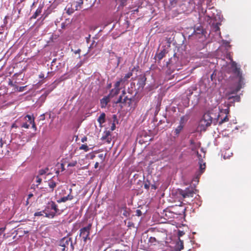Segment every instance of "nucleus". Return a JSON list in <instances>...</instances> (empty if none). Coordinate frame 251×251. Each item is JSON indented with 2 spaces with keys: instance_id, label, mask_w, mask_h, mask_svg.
Here are the masks:
<instances>
[{
  "instance_id": "obj_1",
  "label": "nucleus",
  "mask_w": 251,
  "mask_h": 251,
  "mask_svg": "<svg viewBox=\"0 0 251 251\" xmlns=\"http://www.w3.org/2000/svg\"><path fill=\"white\" fill-rule=\"evenodd\" d=\"M220 117V115L218 114L216 118H213L209 112L204 113L203 115L202 118L201 120L199 123V126L201 130L205 131L206 128L210 126L212 123L215 125L218 123L219 125H221L223 123L227 122L228 121L227 115H226L223 118H221L220 120H219Z\"/></svg>"
},
{
  "instance_id": "obj_2",
  "label": "nucleus",
  "mask_w": 251,
  "mask_h": 251,
  "mask_svg": "<svg viewBox=\"0 0 251 251\" xmlns=\"http://www.w3.org/2000/svg\"><path fill=\"white\" fill-rule=\"evenodd\" d=\"M229 65L230 66V72L235 75L238 79V82L236 89V91L238 92L241 89L242 85L244 84V78L242 76L240 68L237 67V64L235 61L231 60V62H230Z\"/></svg>"
},
{
  "instance_id": "obj_3",
  "label": "nucleus",
  "mask_w": 251,
  "mask_h": 251,
  "mask_svg": "<svg viewBox=\"0 0 251 251\" xmlns=\"http://www.w3.org/2000/svg\"><path fill=\"white\" fill-rule=\"evenodd\" d=\"M43 212L46 214L45 217L49 218H53L56 214L61 213L57 205L52 201L48 202Z\"/></svg>"
},
{
  "instance_id": "obj_4",
  "label": "nucleus",
  "mask_w": 251,
  "mask_h": 251,
  "mask_svg": "<svg viewBox=\"0 0 251 251\" xmlns=\"http://www.w3.org/2000/svg\"><path fill=\"white\" fill-rule=\"evenodd\" d=\"M59 246L62 247V251H73L74 249L72 239L69 237L63 238L59 242Z\"/></svg>"
},
{
  "instance_id": "obj_5",
  "label": "nucleus",
  "mask_w": 251,
  "mask_h": 251,
  "mask_svg": "<svg viewBox=\"0 0 251 251\" xmlns=\"http://www.w3.org/2000/svg\"><path fill=\"white\" fill-rule=\"evenodd\" d=\"M92 224H89L86 226L81 228L79 230V236L82 237L85 243L86 242L88 239L90 240L89 237L90 230L91 228Z\"/></svg>"
},
{
  "instance_id": "obj_6",
  "label": "nucleus",
  "mask_w": 251,
  "mask_h": 251,
  "mask_svg": "<svg viewBox=\"0 0 251 251\" xmlns=\"http://www.w3.org/2000/svg\"><path fill=\"white\" fill-rule=\"evenodd\" d=\"M206 32L204 30L203 27L201 25L195 27L192 35L196 38L202 39V40L205 38Z\"/></svg>"
},
{
  "instance_id": "obj_7",
  "label": "nucleus",
  "mask_w": 251,
  "mask_h": 251,
  "mask_svg": "<svg viewBox=\"0 0 251 251\" xmlns=\"http://www.w3.org/2000/svg\"><path fill=\"white\" fill-rule=\"evenodd\" d=\"M177 193L178 195L181 196L183 198L192 197L194 193V189L193 188H187L184 190L178 189Z\"/></svg>"
},
{
  "instance_id": "obj_8",
  "label": "nucleus",
  "mask_w": 251,
  "mask_h": 251,
  "mask_svg": "<svg viewBox=\"0 0 251 251\" xmlns=\"http://www.w3.org/2000/svg\"><path fill=\"white\" fill-rule=\"evenodd\" d=\"M235 101L229 99V97L228 98V101L225 102V107L226 108L224 109L221 105V108L219 107L221 112L224 113L226 114H228L229 112V107L234 105Z\"/></svg>"
},
{
  "instance_id": "obj_9",
  "label": "nucleus",
  "mask_w": 251,
  "mask_h": 251,
  "mask_svg": "<svg viewBox=\"0 0 251 251\" xmlns=\"http://www.w3.org/2000/svg\"><path fill=\"white\" fill-rule=\"evenodd\" d=\"M176 58L174 56V58H171L169 61L166 62V67L168 70L166 71V74L168 75H171L173 73L175 66L174 65V61H176Z\"/></svg>"
},
{
  "instance_id": "obj_10",
  "label": "nucleus",
  "mask_w": 251,
  "mask_h": 251,
  "mask_svg": "<svg viewBox=\"0 0 251 251\" xmlns=\"http://www.w3.org/2000/svg\"><path fill=\"white\" fill-rule=\"evenodd\" d=\"M168 53L167 50L163 48L160 52H157L154 56L156 62L158 64L160 63L161 60L165 56L166 54Z\"/></svg>"
},
{
  "instance_id": "obj_11",
  "label": "nucleus",
  "mask_w": 251,
  "mask_h": 251,
  "mask_svg": "<svg viewBox=\"0 0 251 251\" xmlns=\"http://www.w3.org/2000/svg\"><path fill=\"white\" fill-rule=\"evenodd\" d=\"M72 189H70V193L66 196L57 197L56 201L58 203L65 202L68 201H71L74 198V196L71 195Z\"/></svg>"
},
{
  "instance_id": "obj_12",
  "label": "nucleus",
  "mask_w": 251,
  "mask_h": 251,
  "mask_svg": "<svg viewBox=\"0 0 251 251\" xmlns=\"http://www.w3.org/2000/svg\"><path fill=\"white\" fill-rule=\"evenodd\" d=\"M215 12H217V10L213 7L208 8V10H205L204 12V15L207 17V21L212 20V17L214 16Z\"/></svg>"
},
{
  "instance_id": "obj_13",
  "label": "nucleus",
  "mask_w": 251,
  "mask_h": 251,
  "mask_svg": "<svg viewBox=\"0 0 251 251\" xmlns=\"http://www.w3.org/2000/svg\"><path fill=\"white\" fill-rule=\"evenodd\" d=\"M55 85L54 84H52L49 86L48 88L44 90V93L41 96V100H45L47 96L55 88Z\"/></svg>"
},
{
  "instance_id": "obj_14",
  "label": "nucleus",
  "mask_w": 251,
  "mask_h": 251,
  "mask_svg": "<svg viewBox=\"0 0 251 251\" xmlns=\"http://www.w3.org/2000/svg\"><path fill=\"white\" fill-rule=\"evenodd\" d=\"M146 77L145 75H141L138 78L137 86H138V89H143L146 84Z\"/></svg>"
},
{
  "instance_id": "obj_15",
  "label": "nucleus",
  "mask_w": 251,
  "mask_h": 251,
  "mask_svg": "<svg viewBox=\"0 0 251 251\" xmlns=\"http://www.w3.org/2000/svg\"><path fill=\"white\" fill-rule=\"evenodd\" d=\"M183 127L182 126L178 125L175 129L173 130L172 131V133L173 135V138L176 139L178 137Z\"/></svg>"
},
{
  "instance_id": "obj_16",
  "label": "nucleus",
  "mask_w": 251,
  "mask_h": 251,
  "mask_svg": "<svg viewBox=\"0 0 251 251\" xmlns=\"http://www.w3.org/2000/svg\"><path fill=\"white\" fill-rule=\"evenodd\" d=\"M24 119L25 121H27L28 123H29V126L32 125V127L36 129V127L34 123V119L32 116L27 115L24 117Z\"/></svg>"
},
{
  "instance_id": "obj_17",
  "label": "nucleus",
  "mask_w": 251,
  "mask_h": 251,
  "mask_svg": "<svg viewBox=\"0 0 251 251\" xmlns=\"http://www.w3.org/2000/svg\"><path fill=\"white\" fill-rule=\"evenodd\" d=\"M222 16L220 13L218 12H215L214 16L212 17V20H213L214 22L215 23H220L221 22Z\"/></svg>"
},
{
  "instance_id": "obj_18",
  "label": "nucleus",
  "mask_w": 251,
  "mask_h": 251,
  "mask_svg": "<svg viewBox=\"0 0 251 251\" xmlns=\"http://www.w3.org/2000/svg\"><path fill=\"white\" fill-rule=\"evenodd\" d=\"M56 60H57L56 58H54L52 61V62L51 63V65H50V69L51 70H53V71H51V72H49L48 73V75H53L54 74V72L57 71L58 69V66L57 65L56 66L55 68L54 67V65H55Z\"/></svg>"
},
{
  "instance_id": "obj_19",
  "label": "nucleus",
  "mask_w": 251,
  "mask_h": 251,
  "mask_svg": "<svg viewBox=\"0 0 251 251\" xmlns=\"http://www.w3.org/2000/svg\"><path fill=\"white\" fill-rule=\"evenodd\" d=\"M110 98L107 96L100 100V106L101 108H105L109 101Z\"/></svg>"
},
{
  "instance_id": "obj_20",
  "label": "nucleus",
  "mask_w": 251,
  "mask_h": 251,
  "mask_svg": "<svg viewBox=\"0 0 251 251\" xmlns=\"http://www.w3.org/2000/svg\"><path fill=\"white\" fill-rule=\"evenodd\" d=\"M121 88H116L114 87L113 89H112L109 95H108L110 98L114 97V96L118 95L119 93V91L120 90Z\"/></svg>"
},
{
  "instance_id": "obj_21",
  "label": "nucleus",
  "mask_w": 251,
  "mask_h": 251,
  "mask_svg": "<svg viewBox=\"0 0 251 251\" xmlns=\"http://www.w3.org/2000/svg\"><path fill=\"white\" fill-rule=\"evenodd\" d=\"M199 164L200 172L198 173V174L197 175L198 176H201L203 173L205 169V163H203V161L202 160H200Z\"/></svg>"
},
{
  "instance_id": "obj_22",
  "label": "nucleus",
  "mask_w": 251,
  "mask_h": 251,
  "mask_svg": "<svg viewBox=\"0 0 251 251\" xmlns=\"http://www.w3.org/2000/svg\"><path fill=\"white\" fill-rule=\"evenodd\" d=\"M134 70L137 71V68L135 67H134L132 69V70L130 72H129L127 74H126L125 76L122 78L124 80V81H125V82H126V81L127 80V79L132 75V72Z\"/></svg>"
},
{
  "instance_id": "obj_23",
  "label": "nucleus",
  "mask_w": 251,
  "mask_h": 251,
  "mask_svg": "<svg viewBox=\"0 0 251 251\" xmlns=\"http://www.w3.org/2000/svg\"><path fill=\"white\" fill-rule=\"evenodd\" d=\"M121 210H123V215L126 218L129 217L130 216V210L129 208H127L126 206L121 207Z\"/></svg>"
},
{
  "instance_id": "obj_24",
  "label": "nucleus",
  "mask_w": 251,
  "mask_h": 251,
  "mask_svg": "<svg viewBox=\"0 0 251 251\" xmlns=\"http://www.w3.org/2000/svg\"><path fill=\"white\" fill-rule=\"evenodd\" d=\"M42 9L43 6L40 5L35 11V12L34 13V14L32 15V18L34 19L36 18L41 13L42 11Z\"/></svg>"
},
{
  "instance_id": "obj_25",
  "label": "nucleus",
  "mask_w": 251,
  "mask_h": 251,
  "mask_svg": "<svg viewBox=\"0 0 251 251\" xmlns=\"http://www.w3.org/2000/svg\"><path fill=\"white\" fill-rule=\"evenodd\" d=\"M110 132L109 131H105L104 133H103V135H102V136L101 137V140H105L106 139H107V141L108 143H110V139H109L108 137V136L110 135Z\"/></svg>"
},
{
  "instance_id": "obj_26",
  "label": "nucleus",
  "mask_w": 251,
  "mask_h": 251,
  "mask_svg": "<svg viewBox=\"0 0 251 251\" xmlns=\"http://www.w3.org/2000/svg\"><path fill=\"white\" fill-rule=\"evenodd\" d=\"M183 249V241L180 239H179V241L176 243V246H175V250H179V251H180L182 249Z\"/></svg>"
},
{
  "instance_id": "obj_27",
  "label": "nucleus",
  "mask_w": 251,
  "mask_h": 251,
  "mask_svg": "<svg viewBox=\"0 0 251 251\" xmlns=\"http://www.w3.org/2000/svg\"><path fill=\"white\" fill-rule=\"evenodd\" d=\"M131 99L128 98L127 96L123 97V105L124 106V105L127 104L128 106H129L131 104Z\"/></svg>"
},
{
  "instance_id": "obj_28",
  "label": "nucleus",
  "mask_w": 251,
  "mask_h": 251,
  "mask_svg": "<svg viewBox=\"0 0 251 251\" xmlns=\"http://www.w3.org/2000/svg\"><path fill=\"white\" fill-rule=\"evenodd\" d=\"M21 121H22V123H21L20 126L22 127H24L25 128H28L29 127V123L27 121H25L23 118Z\"/></svg>"
},
{
  "instance_id": "obj_29",
  "label": "nucleus",
  "mask_w": 251,
  "mask_h": 251,
  "mask_svg": "<svg viewBox=\"0 0 251 251\" xmlns=\"http://www.w3.org/2000/svg\"><path fill=\"white\" fill-rule=\"evenodd\" d=\"M105 114L104 113H101L98 119V122L99 123L100 125H101L105 123Z\"/></svg>"
},
{
  "instance_id": "obj_30",
  "label": "nucleus",
  "mask_w": 251,
  "mask_h": 251,
  "mask_svg": "<svg viewBox=\"0 0 251 251\" xmlns=\"http://www.w3.org/2000/svg\"><path fill=\"white\" fill-rule=\"evenodd\" d=\"M125 82L124 81V80L121 78L119 81H117L115 84H114V87L116 88H120V86H125Z\"/></svg>"
},
{
  "instance_id": "obj_31",
  "label": "nucleus",
  "mask_w": 251,
  "mask_h": 251,
  "mask_svg": "<svg viewBox=\"0 0 251 251\" xmlns=\"http://www.w3.org/2000/svg\"><path fill=\"white\" fill-rule=\"evenodd\" d=\"M48 185L49 187L52 189V191H53V189L56 186V183L51 179L49 180Z\"/></svg>"
},
{
  "instance_id": "obj_32",
  "label": "nucleus",
  "mask_w": 251,
  "mask_h": 251,
  "mask_svg": "<svg viewBox=\"0 0 251 251\" xmlns=\"http://www.w3.org/2000/svg\"><path fill=\"white\" fill-rule=\"evenodd\" d=\"M188 118L186 116H182L181 117L180 121H179V126H182L183 127L184 126V124L185 122L187 121Z\"/></svg>"
},
{
  "instance_id": "obj_33",
  "label": "nucleus",
  "mask_w": 251,
  "mask_h": 251,
  "mask_svg": "<svg viewBox=\"0 0 251 251\" xmlns=\"http://www.w3.org/2000/svg\"><path fill=\"white\" fill-rule=\"evenodd\" d=\"M116 2L119 4V7H124L126 4L127 0H116Z\"/></svg>"
},
{
  "instance_id": "obj_34",
  "label": "nucleus",
  "mask_w": 251,
  "mask_h": 251,
  "mask_svg": "<svg viewBox=\"0 0 251 251\" xmlns=\"http://www.w3.org/2000/svg\"><path fill=\"white\" fill-rule=\"evenodd\" d=\"M212 25L213 26V29L215 32H218L220 30L219 25H220V23L218 24L213 22L212 23Z\"/></svg>"
},
{
  "instance_id": "obj_35",
  "label": "nucleus",
  "mask_w": 251,
  "mask_h": 251,
  "mask_svg": "<svg viewBox=\"0 0 251 251\" xmlns=\"http://www.w3.org/2000/svg\"><path fill=\"white\" fill-rule=\"evenodd\" d=\"M229 99L230 100H233L235 102L237 101L239 102L240 100V97L239 96L236 95L235 96H230Z\"/></svg>"
},
{
  "instance_id": "obj_36",
  "label": "nucleus",
  "mask_w": 251,
  "mask_h": 251,
  "mask_svg": "<svg viewBox=\"0 0 251 251\" xmlns=\"http://www.w3.org/2000/svg\"><path fill=\"white\" fill-rule=\"evenodd\" d=\"M79 150H84L85 151H88L89 150V148L87 145L82 144L79 147Z\"/></svg>"
},
{
  "instance_id": "obj_37",
  "label": "nucleus",
  "mask_w": 251,
  "mask_h": 251,
  "mask_svg": "<svg viewBox=\"0 0 251 251\" xmlns=\"http://www.w3.org/2000/svg\"><path fill=\"white\" fill-rule=\"evenodd\" d=\"M198 95H195L194 97H195V98H194V100L193 101V102L194 103V104H197L198 102H199V99H200V94H199V92L198 93Z\"/></svg>"
},
{
  "instance_id": "obj_38",
  "label": "nucleus",
  "mask_w": 251,
  "mask_h": 251,
  "mask_svg": "<svg viewBox=\"0 0 251 251\" xmlns=\"http://www.w3.org/2000/svg\"><path fill=\"white\" fill-rule=\"evenodd\" d=\"M48 170H49L48 168H46L45 169H41L39 171V175L40 176L45 175L47 173Z\"/></svg>"
},
{
  "instance_id": "obj_39",
  "label": "nucleus",
  "mask_w": 251,
  "mask_h": 251,
  "mask_svg": "<svg viewBox=\"0 0 251 251\" xmlns=\"http://www.w3.org/2000/svg\"><path fill=\"white\" fill-rule=\"evenodd\" d=\"M115 103L116 104L121 103L122 104L121 107H123V96H120L118 100L115 102Z\"/></svg>"
},
{
  "instance_id": "obj_40",
  "label": "nucleus",
  "mask_w": 251,
  "mask_h": 251,
  "mask_svg": "<svg viewBox=\"0 0 251 251\" xmlns=\"http://www.w3.org/2000/svg\"><path fill=\"white\" fill-rule=\"evenodd\" d=\"M232 155V153L230 152V153H227L226 152L223 155V157L225 159L229 158Z\"/></svg>"
},
{
  "instance_id": "obj_41",
  "label": "nucleus",
  "mask_w": 251,
  "mask_h": 251,
  "mask_svg": "<svg viewBox=\"0 0 251 251\" xmlns=\"http://www.w3.org/2000/svg\"><path fill=\"white\" fill-rule=\"evenodd\" d=\"M144 185L145 189H149L150 187V183L149 181H145Z\"/></svg>"
},
{
  "instance_id": "obj_42",
  "label": "nucleus",
  "mask_w": 251,
  "mask_h": 251,
  "mask_svg": "<svg viewBox=\"0 0 251 251\" xmlns=\"http://www.w3.org/2000/svg\"><path fill=\"white\" fill-rule=\"evenodd\" d=\"M6 25H3L0 26V34H2L5 29Z\"/></svg>"
},
{
  "instance_id": "obj_43",
  "label": "nucleus",
  "mask_w": 251,
  "mask_h": 251,
  "mask_svg": "<svg viewBox=\"0 0 251 251\" xmlns=\"http://www.w3.org/2000/svg\"><path fill=\"white\" fill-rule=\"evenodd\" d=\"M43 213H44L43 211L40 212H37L34 213V216H41L43 215Z\"/></svg>"
},
{
  "instance_id": "obj_44",
  "label": "nucleus",
  "mask_w": 251,
  "mask_h": 251,
  "mask_svg": "<svg viewBox=\"0 0 251 251\" xmlns=\"http://www.w3.org/2000/svg\"><path fill=\"white\" fill-rule=\"evenodd\" d=\"M76 164H77L76 161H74V162H71V163H69L68 166L69 167H74L76 165Z\"/></svg>"
},
{
  "instance_id": "obj_45",
  "label": "nucleus",
  "mask_w": 251,
  "mask_h": 251,
  "mask_svg": "<svg viewBox=\"0 0 251 251\" xmlns=\"http://www.w3.org/2000/svg\"><path fill=\"white\" fill-rule=\"evenodd\" d=\"M9 18L8 16H6L3 20V25H6L7 24V19Z\"/></svg>"
},
{
  "instance_id": "obj_46",
  "label": "nucleus",
  "mask_w": 251,
  "mask_h": 251,
  "mask_svg": "<svg viewBox=\"0 0 251 251\" xmlns=\"http://www.w3.org/2000/svg\"><path fill=\"white\" fill-rule=\"evenodd\" d=\"M156 241V240L155 237H151L149 239V242L151 243H154Z\"/></svg>"
},
{
  "instance_id": "obj_47",
  "label": "nucleus",
  "mask_w": 251,
  "mask_h": 251,
  "mask_svg": "<svg viewBox=\"0 0 251 251\" xmlns=\"http://www.w3.org/2000/svg\"><path fill=\"white\" fill-rule=\"evenodd\" d=\"M20 10H18V11L15 9H13V11H12V14L14 15V14H17V13L18 12V14H19L20 12Z\"/></svg>"
},
{
  "instance_id": "obj_48",
  "label": "nucleus",
  "mask_w": 251,
  "mask_h": 251,
  "mask_svg": "<svg viewBox=\"0 0 251 251\" xmlns=\"http://www.w3.org/2000/svg\"><path fill=\"white\" fill-rule=\"evenodd\" d=\"M189 93L187 94V99L189 100L190 99H191V96L193 95V92H190V91H189Z\"/></svg>"
},
{
  "instance_id": "obj_49",
  "label": "nucleus",
  "mask_w": 251,
  "mask_h": 251,
  "mask_svg": "<svg viewBox=\"0 0 251 251\" xmlns=\"http://www.w3.org/2000/svg\"><path fill=\"white\" fill-rule=\"evenodd\" d=\"M42 181V179L39 178L38 176L37 177L36 182L38 183L37 185L39 184Z\"/></svg>"
},
{
  "instance_id": "obj_50",
  "label": "nucleus",
  "mask_w": 251,
  "mask_h": 251,
  "mask_svg": "<svg viewBox=\"0 0 251 251\" xmlns=\"http://www.w3.org/2000/svg\"><path fill=\"white\" fill-rule=\"evenodd\" d=\"M136 213H137V215L138 216H140L142 215L141 211L138 209L136 210Z\"/></svg>"
},
{
  "instance_id": "obj_51",
  "label": "nucleus",
  "mask_w": 251,
  "mask_h": 251,
  "mask_svg": "<svg viewBox=\"0 0 251 251\" xmlns=\"http://www.w3.org/2000/svg\"><path fill=\"white\" fill-rule=\"evenodd\" d=\"M226 58L229 59L230 60V62H231V60H233L232 59V57H231V56L229 54H227L226 55Z\"/></svg>"
},
{
  "instance_id": "obj_52",
  "label": "nucleus",
  "mask_w": 251,
  "mask_h": 251,
  "mask_svg": "<svg viewBox=\"0 0 251 251\" xmlns=\"http://www.w3.org/2000/svg\"><path fill=\"white\" fill-rule=\"evenodd\" d=\"M25 86L20 87H19V89H18V91H19V92H22V91H24V89H25Z\"/></svg>"
},
{
  "instance_id": "obj_53",
  "label": "nucleus",
  "mask_w": 251,
  "mask_h": 251,
  "mask_svg": "<svg viewBox=\"0 0 251 251\" xmlns=\"http://www.w3.org/2000/svg\"><path fill=\"white\" fill-rule=\"evenodd\" d=\"M83 63V61H80L76 65V66L78 68V67H80L82 65V64Z\"/></svg>"
},
{
  "instance_id": "obj_54",
  "label": "nucleus",
  "mask_w": 251,
  "mask_h": 251,
  "mask_svg": "<svg viewBox=\"0 0 251 251\" xmlns=\"http://www.w3.org/2000/svg\"><path fill=\"white\" fill-rule=\"evenodd\" d=\"M81 142H85V141H87V137H85V136H84L83 138H82L81 140Z\"/></svg>"
},
{
  "instance_id": "obj_55",
  "label": "nucleus",
  "mask_w": 251,
  "mask_h": 251,
  "mask_svg": "<svg viewBox=\"0 0 251 251\" xmlns=\"http://www.w3.org/2000/svg\"><path fill=\"white\" fill-rule=\"evenodd\" d=\"M115 127H116V126H115V124L113 123L112 126H111V130L113 131L114 130H115Z\"/></svg>"
},
{
  "instance_id": "obj_56",
  "label": "nucleus",
  "mask_w": 251,
  "mask_h": 251,
  "mask_svg": "<svg viewBox=\"0 0 251 251\" xmlns=\"http://www.w3.org/2000/svg\"><path fill=\"white\" fill-rule=\"evenodd\" d=\"M33 196V194H32V193H30V194H29L28 195V196H27V199H30L31 197H32Z\"/></svg>"
},
{
  "instance_id": "obj_57",
  "label": "nucleus",
  "mask_w": 251,
  "mask_h": 251,
  "mask_svg": "<svg viewBox=\"0 0 251 251\" xmlns=\"http://www.w3.org/2000/svg\"><path fill=\"white\" fill-rule=\"evenodd\" d=\"M81 50L80 49H78L77 50H75L74 51V53L75 54H77V53H79V52H80Z\"/></svg>"
},
{
  "instance_id": "obj_58",
  "label": "nucleus",
  "mask_w": 251,
  "mask_h": 251,
  "mask_svg": "<svg viewBox=\"0 0 251 251\" xmlns=\"http://www.w3.org/2000/svg\"><path fill=\"white\" fill-rule=\"evenodd\" d=\"M82 4H83V1L81 0H79V1L78 2V5L80 6Z\"/></svg>"
},
{
  "instance_id": "obj_59",
  "label": "nucleus",
  "mask_w": 251,
  "mask_h": 251,
  "mask_svg": "<svg viewBox=\"0 0 251 251\" xmlns=\"http://www.w3.org/2000/svg\"><path fill=\"white\" fill-rule=\"evenodd\" d=\"M183 234H184V232L183 231H179V233H178L179 236H181Z\"/></svg>"
},
{
  "instance_id": "obj_60",
  "label": "nucleus",
  "mask_w": 251,
  "mask_h": 251,
  "mask_svg": "<svg viewBox=\"0 0 251 251\" xmlns=\"http://www.w3.org/2000/svg\"><path fill=\"white\" fill-rule=\"evenodd\" d=\"M3 146V143L2 142V139H0V147H2Z\"/></svg>"
},
{
  "instance_id": "obj_61",
  "label": "nucleus",
  "mask_w": 251,
  "mask_h": 251,
  "mask_svg": "<svg viewBox=\"0 0 251 251\" xmlns=\"http://www.w3.org/2000/svg\"><path fill=\"white\" fill-rule=\"evenodd\" d=\"M98 165H99V163L98 162H96L95 164V168H97L98 167Z\"/></svg>"
},
{
  "instance_id": "obj_62",
  "label": "nucleus",
  "mask_w": 251,
  "mask_h": 251,
  "mask_svg": "<svg viewBox=\"0 0 251 251\" xmlns=\"http://www.w3.org/2000/svg\"><path fill=\"white\" fill-rule=\"evenodd\" d=\"M90 38V35H89L88 37L86 38V41L87 42H88V40H89Z\"/></svg>"
},
{
  "instance_id": "obj_63",
  "label": "nucleus",
  "mask_w": 251,
  "mask_h": 251,
  "mask_svg": "<svg viewBox=\"0 0 251 251\" xmlns=\"http://www.w3.org/2000/svg\"><path fill=\"white\" fill-rule=\"evenodd\" d=\"M61 168H62V171H64V165L63 164H61Z\"/></svg>"
},
{
  "instance_id": "obj_64",
  "label": "nucleus",
  "mask_w": 251,
  "mask_h": 251,
  "mask_svg": "<svg viewBox=\"0 0 251 251\" xmlns=\"http://www.w3.org/2000/svg\"><path fill=\"white\" fill-rule=\"evenodd\" d=\"M39 77H40V78H43V77H44V75H43V74H40V75H39Z\"/></svg>"
}]
</instances>
